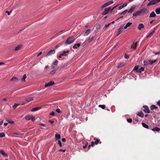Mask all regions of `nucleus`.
<instances>
[{"instance_id": "f257e3e1", "label": "nucleus", "mask_w": 160, "mask_h": 160, "mask_svg": "<svg viewBox=\"0 0 160 160\" xmlns=\"http://www.w3.org/2000/svg\"><path fill=\"white\" fill-rule=\"evenodd\" d=\"M148 12V10L146 8H143L140 11H138L133 13L132 15L133 16L137 17V16H140L141 15H146Z\"/></svg>"}, {"instance_id": "f03ea898", "label": "nucleus", "mask_w": 160, "mask_h": 160, "mask_svg": "<svg viewBox=\"0 0 160 160\" xmlns=\"http://www.w3.org/2000/svg\"><path fill=\"white\" fill-rule=\"evenodd\" d=\"M75 39L74 37L71 36L68 38L67 40L65 42V44H69L72 43L74 41Z\"/></svg>"}, {"instance_id": "7ed1b4c3", "label": "nucleus", "mask_w": 160, "mask_h": 160, "mask_svg": "<svg viewBox=\"0 0 160 160\" xmlns=\"http://www.w3.org/2000/svg\"><path fill=\"white\" fill-rule=\"evenodd\" d=\"M114 2L113 1H109L105 3L104 4L101 8V9H102L103 8L106 7H107L110 5L112 4Z\"/></svg>"}, {"instance_id": "20e7f679", "label": "nucleus", "mask_w": 160, "mask_h": 160, "mask_svg": "<svg viewBox=\"0 0 160 160\" xmlns=\"http://www.w3.org/2000/svg\"><path fill=\"white\" fill-rule=\"evenodd\" d=\"M142 110L145 112L147 113H152V112H150L148 107L146 105L143 106L142 107Z\"/></svg>"}, {"instance_id": "39448f33", "label": "nucleus", "mask_w": 160, "mask_h": 160, "mask_svg": "<svg viewBox=\"0 0 160 160\" xmlns=\"http://www.w3.org/2000/svg\"><path fill=\"white\" fill-rule=\"evenodd\" d=\"M104 12H102V14L103 15H105L107 14L111 10V7H109L108 8H105Z\"/></svg>"}, {"instance_id": "423d86ee", "label": "nucleus", "mask_w": 160, "mask_h": 160, "mask_svg": "<svg viewBox=\"0 0 160 160\" xmlns=\"http://www.w3.org/2000/svg\"><path fill=\"white\" fill-rule=\"evenodd\" d=\"M123 29H124L123 26H120V28L118 29L117 36L119 35L122 32Z\"/></svg>"}, {"instance_id": "0eeeda50", "label": "nucleus", "mask_w": 160, "mask_h": 160, "mask_svg": "<svg viewBox=\"0 0 160 160\" xmlns=\"http://www.w3.org/2000/svg\"><path fill=\"white\" fill-rule=\"evenodd\" d=\"M55 50H51L47 54L46 56L47 57H48L49 56H50L53 54H54L55 53Z\"/></svg>"}, {"instance_id": "6e6552de", "label": "nucleus", "mask_w": 160, "mask_h": 160, "mask_svg": "<svg viewBox=\"0 0 160 160\" xmlns=\"http://www.w3.org/2000/svg\"><path fill=\"white\" fill-rule=\"evenodd\" d=\"M58 62V61L57 60H56L52 65L51 66V68L54 69L57 66Z\"/></svg>"}, {"instance_id": "1a4fd4ad", "label": "nucleus", "mask_w": 160, "mask_h": 160, "mask_svg": "<svg viewBox=\"0 0 160 160\" xmlns=\"http://www.w3.org/2000/svg\"><path fill=\"white\" fill-rule=\"evenodd\" d=\"M93 39V37L87 38L85 41V42H86V43H89V42H92Z\"/></svg>"}, {"instance_id": "9d476101", "label": "nucleus", "mask_w": 160, "mask_h": 160, "mask_svg": "<svg viewBox=\"0 0 160 160\" xmlns=\"http://www.w3.org/2000/svg\"><path fill=\"white\" fill-rule=\"evenodd\" d=\"M54 84V82L52 81H50L49 82L45 85V87H47L49 86H51Z\"/></svg>"}, {"instance_id": "9b49d317", "label": "nucleus", "mask_w": 160, "mask_h": 160, "mask_svg": "<svg viewBox=\"0 0 160 160\" xmlns=\"http://www.w3.org/2000/svg\"><path fill=\"white\" fill-rule=\"evenodd\" d=\"M33 98L34 97H28L26 98V101L27 102H29L33 100Z\"/></svg>"}, {"instance_id": "f8f14e48", "label": "nucleus", "mask_w": 160, "mask_h": 160, "mask_svg": "<svg viewBox=\"0 0 160 160\" xmlns=\"http://www.w3.org/2000/svg\"><path fill=\"white\" fill-rule=\"evenodd\" d=\"M69 52V51L68 50H67L66 51H63L62 52V53H61V55L62 56H67L66 53H68Z\"/></svg>"}, {"instance_id": "ddd939ff", "label": "nucleus", "mask_w": 160, "mask_h": 160, "mask_svg": "<svg viewBox=\"0 0 160 160\" xmlns=\"http://www.w3.org/2000/svg\"><path fill=\"white\" fill-rule=\"evenodd\" d=\"M144 27V25L142 23L140 24L138 27V29L139 30H141Z\"/></svg>"}, {"instance_id": "4468645a", "label": "nucleus", "mask_w": 160, "mask_h": 160, "mask_svg": "<svg viewBox=\"0 0 160 160\" xmlns=\"http://www.w3.org/2000/svg\"><path fill=\"white\" fill-rule=\"evenodd\" d=\"M22 45L19 44L18 45L17 47H16V48L14 49V50L15 51H18L19 50H20L22 47Z\"/></svg>"}, {"instance_id": "2eb2a0df", "label": "nucleus", "mask_w": 160, "mask_h": 160, "mask_svg": "<svg viewBox=\"0 0 160 160\" xmlns=\"http://www.w3.org/2000/svg\"><path fill=\"white\" fill-rule=\"evenodd\" d=\"M55 141L61 138V135L59 134L56 133L55 134Z\"/></svg>"}, {"instance_id": "dca6fc26", "label": "nucleus", "mask_w": 160, "mask_h": 160, "mask_svg": "<svg viewBox=\"0 0 160 160\" xmlns=\"http://www.w3.org/2000/svg\"><path fill=\"white\" fill-rule=\"evenodd\" d=\"M135 8V6H132V7L128 11V12L130 13H132V12H133L134 11Z\"/></svg>"}, {"instance_id": "f3484780", "label": "nucleus", "mask_w": 160, "mask_h": 160, "mask_svg": "<svg viewBox=\"0 0 160 160\" xmlns=\"http://www.w3.org/2000/svg\"><path fill=\"white\" fill-rule=\"evenodd\" d=\"M80 44L78 43L74 44L73 46V48L74 49H76L78 47H79L80 46Z\"/></svg>"}, {"instance_id": "a211bd4d", "label": "nucleus", "mask_w": 160, "mask_h": 160, "mask_svg": "<svg viewBox=\"0 0 160 160\" xmlns=\"http://www.w3.org/2000/svg\"><path fill=\"white\" fill-rule=\"evenodd\" d=\"M94 140H95L94 143L96 145H97L99 142H100V143H101V142H100V140L97 139L96 138H94Z\"/></svg>"}, {"instance_id": "6ab92c4d", "label": "nucleus", "mask_w": 160, "mask_h": 160, "mask_svg": "<svg viewBox=\"0 0 160 160\" xmlns=\"http://www.w3.org/2000/svg\"><path fill=\"white\" fill-rule=\"evenodd\" d=\"M91 31V30L89 29H87L85 32V33H84V36H87L88 35Z\"/></svg>"}, {"instance_id": "aec40b11", "label": "nucleus", "mask_w": 160, "mask_h": 160, "mask_svg": "<svg viewBox=\"0 0 160 160\" xmlns=\"http://www.w3.org/2000/svg\"><path fill=\"white\" fill-rule=\"evenodd\" d=\"M124 65V63L123 62H120L118 63V66L117 68H120L122 67Z\"/></svg>"}, {"instance_id": "412c9836", "label": "nucleus", "mask_w": 160, "mask_h": 160, "mask_svg": "<svg viewBox=\"0 0 160 160\" xmlns=\"http://www.w3.org/2000/svg\"><path fill=\"white\" fill-rule=\"evenodd\" d=\"M18 79L16 77H13L11 80V81H14L15 82H18Z\"/></svg>"}, {"instance_id": "4be33fe9", "label": "nucleus", "mask_w": 160, "mask_h": 160, "mask_svg": "<svg viewBox=\"0 0 160 160\" xmlns=\"http://www.w3.org/2000/svg\"><path fill=\"white\" fill-rule=\"evenodd\" d=\"M137 44V42L135 43H133L131 46V47L134 49H135L136 48Z\"/></svg>"}, {"instance_id": "5701e85b", "label": "nucleus", "mask_w": 160, "mask_h": 160, "mask_svg": "<svg viewBox=\"0 0 160 160\" xmlns=\"http://www.w3.org/2000/svg\"><path fill=\"white\" fill-rule=\"evenodd\" d=\"M138 68L139 66L136 65L135 66V67H134L133 69V70L136 71V72H138Z\"/></svg>"}, {"instance_id": "b1692460", "label": "nucleus", "mask_w": 160, "mask_h": 160, "mask_svg": "<svg viewBox=\"0 0 160 160\" xmlns=\"http://www.w3.org/2000/svg\"><path fill=\"white\" fill-rule=\"evenodd\" d=\"M132 24V23L131 22H128L124 27V29H126L128 27L130 26Z\"/></svg>"}, {"instance_id": "393cba45", "label": "nucleus", "mask_w": 160, "mask_h": 160, "mask_svg": "<svg viewBox=\"0 0 160 160\" xmlns=\"http://www.w3.org/2000/svg\"><path fill=\"white\" fill-rule=\"evenodd\" d=\"M156 16V14L154 12H152L150 15L149 17L150 18H153Z\"/></svg>"}, {"instance_id": "a878e982", "label": "nucleus", "mask_w": 160, "mask_h": 160, "mask_svg": "<svg viewBox=\"0 0 160 160\" xmlns=\"http://www.w3.org/2000/svg\"><path fill=\"white\" fill-rule=\"evenodd\" d=\"M137 115L141 118H143L144 116V114L142 111L138 113Z\"/></svg>"}, {"instance_id": "bb28decb", "label": "nucleus", "mask_w": 160, "mask_h": 160, "mask_svg": "<svg viewBox=\"0 0 160 160\" xmlns=\"http://www.w3.org/2000/svg\"><path fill=\"white\" fill-rule=\"evenodd\" d=\"M152 130L153 131H159L160 130V128L157 127H155V128H152Z\"/></svg>"}, {"instance_id": "cd10ccee", "label": "nucleus", "mask_w": 160, "mask_h": 160, "mask_svg": "<svg viewBox=\"0 0 160 160\" xmlns=\"http://www.w3.org/2000/svg\"><path fill=\"white\" fill-rule=\"evenodd\" d=\"M155 30L154 29L152 32H151L149 34L147 37V38H148L149 37H151L153 34L155 32Z\"/></svg>"}, {"instance_id": "c85d7f7f", "label": "nucleus", "mask_w": 160, "mask_h": 160, "mask_svg": "<svg viewBox=\"0 0 160 160\" xmlns=\"http://www.w3.org/2000/svg\"><path fill=\"white\" fill-rule=\"evenodd\" d=\"M0 153L5 157H7V155L4 152L3 150H1L0 151Z\"/></svg>"}, {"instance_id": "c756f323", "label": "nucleus", "mask_w": 160, "mask_h": 160, "mask_svg": "<svg viewBox=\"0 0 160 160\" xmlns=\"http://www.w3.org/2000/svg\"><path fill=\"white\" fill-rule=\"evenodd\" d=\"M127 5V3H125L124 4H123L121 6L119 7V9L118 10H120L123 8L124 7L126 6Z\"/></svg>"}, {"instance_id": "7c9ffc66", "label": "nucleus", "mask_w": 160, "mask_h": 160, "mask_svg": "<svg viewBox=\"0 0 160 160\" xmlns=\"http://www.w3.org/2000/svg\"><path fill=\"white\" fill-rule=\"evenodd\" d=\"M40 108H40L39 107L35 108H32L31 110V111L32 112H35V111H37L39 110Z\"/></svg>"}, {"instance_id": "2f4dec72", "label": "nucleus", "mask_w": 160, "mask_h": 160, "mask_svg": "<svg viewBox=\"0 0 160 160\" xmlns=\"http://www.w3.org/2000/svg\"><path fill=\"white\" fill-rule=\"evenodd\" d=\"M27 77L26 74H24L22 78L21 79V81L22 82H25V79Z\"/></svg>"}, {"instance_id": "473e14b6", "label": "nucleus", "mask_w": 160, "mask_h": 160, "mask_svg": "<svg viewBox=\"0 0 160 160\" xmlns=\"http://www.w3.org/2000/svg\"><path fill=\"white\" fill-rule=\"evenodd\" d=\"M148 1H151L152 2L154 3L155 4L160 2V0H148Z\"/></svg>"}, {"instance_id": "72a5a7b5", "label": "nucleus", "mask_w": 160, "mask_h": 160, "mask_svg": "<svg viewBox=\"0 0 160 160\" xmlns=\"http://www.w3.org/2000/svg\"><path fill=\"white\" fill-rule=\"evenodd\" d=\"M95 27L96 29H99L101 28V25L99 24H96L95 25Z\"/></svg>"}, {"instance_id": "f704fd0d", "label": "nucleus", "mask_w": 160, "mask_h": 160, "mask_svg": "<svg viewBox=\"0 0 160 160\" xmlns=\"http://www.w3.org/2000/svg\"><path fill=\"white\" fill-rule=\"evenodd\" d=\"M155 12L157 14H160V8L156 9L155 10Z\"/></svg>"}, {"instance_id": "c9c22d12", "label": "nucleus", "mask_w": 160, "mask_h": 160, "mask_svg": "<svg viewBox=\"0 0 160 160\" xmlns=\"http://www.w3.org/2000/svg\"><path fill=\"white\" fill-rule=\"evenodd\" d=\"M142 125L143 127L145 128H149V126L143 122L142 123Z\"/></svg>"}, {"instance_id": "e433bc0d", "label": "nucleus", "mask_w": 160, "mask_h": 160, "mask_svg": "<svg viewBox=\"0 0 160 160\" xmlns=\"http://www.w3.org/2000/svg\"><path fill=\"white\" fill-rule=\"evenodd\" d=\"M143 63L144 65H147L150 64L149 60L148 61H144Z\"/></svg>"}, {"instance_id": "4c0bfd02", "label": "nucleus", "mask_w": 160, "mask_h": 160, "mask_svg": "<svg viewBox=\"0 0 160 160\" xmlns=\"http://www.w3.org/2000/svg\"><path fill=\"white\" fill-rule=\"evenodd\" d=\"M32 116L28 115L25 117V119L26 120H30Z\"/></svg>"}, {"instance_id": "58836bf2", "label": "nucleus", "mask_w": 160, "mask_h": 160, "mask_svg": "<svg viewBox=\"0 0 160 160\" xmlns=\"http://www.w3.org/2000/svg\"><path fill=\"white\" fill-rule=\"evenodd\" d=\"M128 12V10H126L124 11L123 12H122L121 13H119V14L120 15H125L127 12Z\"/></svg>"}, {"instance_id": "ea45409f", "label": "nucleus", "mask_w": 160, "mask_h": 160, "mask_svg": "<svg viewBox=\"0 0 160 160\" xmlns=\"http://www.w3.org/2000/svg\"><path fill=\"white\" fill-rule=\"evenodd\" d=\"M144 70V68L143 67H141L139 70L138 72H141L142 71Z\"/></svg>"}, {"instance_id": "a19ab883", "label": "nucleus", "mask_w": 160, "mask_h": 160, "mask_svg": "<svg viewBox=\"0 0 160 160\" xmlns=\"http://www.w3.org/2000/svg\"><path fill=\"white\" fill-rule=\"evenodd\" d=\"M99 108H101L102 109H104L105 108V106L104 105H99L98 106Z\"/></svg>"}, {"instance_id": "79ce46f5", "label": "nucleus", "mask_w": 160, "mask_h": 160, "mask_svg": "<svg viewBox=\"0 0 160 160\" xmlns=\"http://www.w3.org/2000/svg\"><path fill=\"white\" fill-rule=\"evenodd\" d=\"M154 3L152 2L151 1L147 5V6H150V5H154Z\"/></svg>"}, {"instance_id": "37998d69", "label": "nucleus", "mask_w": 160, "mask_h": 160, "mask_svg": "<svg viewBox=\"0 0 160 160\" xmlns=\"http://www.w3.org/2000/svg\"><path fill=\"white\" fill-rule=\"evenodd\" d=\"M94 143H95L94 142L92 141L91 142V145H89L88 146V148H89L91 147V146L92 147H93Z\"/></svg>"}, {"instance_id": "c03bdc74", "label": "nucleus", "mask_w": 160, "mask_h": 160, "mask_svg": "<svg viewBox=\"0 0 160 160\" xmlns=\"http://www.w3.org/2000/svg\"><path fill=\"white\" fill-rule=\"evenodd\" d=\"M19 105V104H15L13 106V109H15L16 108V107Z\"/></svg>"}, {"instance_id": "a18cd8bd", "label": "nucleus", "mask_w": 160, "mask_h": 160, "mask_svg": "<svg viewBox=\"0 0 160 160\" xmlns=\"http://www.w3.org/2000/svg\"><path fill=\"white\" fill-rule=\"evenodd\" d=\"M58 144H59V146L60 147H62V143H61V141L60 140H58Z\"/></svg>"}, {"instance_id": "49530a36", "label": "nucleus", "mask_w": 160, "mask_h": 160, "mask_svg": "<svg viewBox=\"0 0 160 160\" xmlns=\"http://www.w3.org/2000/svg\"><path fill=\"white\" fill-rule=\"evenodd\" d=\"M150 108L151 110H153L155 109V105H152L150 107Z\"/></svg>"}, {"instance_id": "de8ad7c7", "label": "nucleus", "mask_w": 160, "mask_h": 160, "mask_svg": "<svg viewBox=\"0 0 160 160\" xmlns=\"http://www.w3.org/2000/svg\"><path fill=\"white\" fill-rule=\"evenodd\" d=\"M124 58H125L128 59L129 58V56L127 53H125L124 55Z\"/></svg>"}, {"instance_id": "09e8293b", "label": "nucleus", "mask_w": 160, "mask_h": 160, "mask_svg": "<svg viewBox=\"0 0 160 160\" xmlns=\"http://www.w3.org/2000/svg\"><path fill=\"white\" fill-rule=\"evenodd\" d=\"M5 136V134L4 133H0V137H3Z\"/></svg>"}, {"instance_id": "8fccbe9b", "label": "nucleus", "mask_w": 160, "mask_h": 160, "mask_svg": "<svg viewBox=\"0 0 160 160\" xmlns=\"http://www.w3.org/2000/svg\"><path fill=\"white\" fill-rule=\"evenodd\" d=\"M127 121L128 122H129V123H131L132 122V120L131 118H128V119H127Z\"/></svg>"}, {"instance_id": "3c124183", "label": "nucleus", "mask_w": 160, "mask_h": 160, "mask_svg": "<svg viewBox=\"0 0 160 160\" xmlns=\"http://www.w3.org/2000/svg\"><path fill=\"white\" fill-rule=\"evenodd\" d=\"M30 120H31L32 121H34L35 120V118L34 116H32Z\"/></svg>"}, {"instance_id": "603ef678", "label": "nucleus", "mask_w": 160, "mask_h": 160, "mask_svg": "<svg viewBox=\"0 0 160 160\" xmlns=\"http://www.w3.org/2000/svg\"><path fill=\"white\" fill-rule=\"evenodd\" d=\"M56 111L58 113H60L61 112V111L60 110V109L59 108H57L56 110Z\"/></svg>"}, {"instance_id": "864d4df0", "label": "nucleus", "mask_w": 160, "mask_h": 160, "mask_svg": "<svg viewBox=\"0 0 160 160\" xmlns=\"http://www.w3.org/2000/svg\"><path fill=\"white\" fill-rule=\"evenodd\" d=\"M55 72H56V70H53L52 71H51V72H50V74H52V75L54 73H55Z\"/></svg>"}, {"instance_id": "5fc2aeb1", "label": "nucleus", "mask_w": 160, "mask_h": 160, "mask_svg": "<svg viewBox=\"0 0 160 160\" xmlns=\"http://www.w3.org/2000/svg\"><path fill=\"white\" fill-rule=\"evenodd\" d=\"M50 115L54 116L55 115L54 112H52L50 113Z\"/></svg>"}, {"instance_id": "6e6d98bb", "label": "nucleus", "mask_w": 160, "mask_h": 160, "mask_svg": "<svg viewBox=\"0 0 160 160\" xmlns=\"http://www.w3.org/2000/svg\"><path fill=\"white\" fill-rule=\"evenodd\" d=\"M118 6V5H117L116 6L113 7L112 9H111V10H110L111 12H112V10H113L114 9H115Z\"/></svg>"}, {"instance_id": "4d7b16f0", "label": "nucleus", "mask_w": 160, "mask_h": 160, "mask_svg": "<svg viewBox=\"0 0 160 160\" xmlns=\"http://www.w3.org/2000/svg\"><path fill=\"white\" fill-rule=\"evenodd\" d=\"M11 11H10V12H9V11H7L6 12V13H7L8 15H9L10 14V13H11Z\"/></svg>"}, {"instance_id": "13d9d810", "label": "nucleus", "mask_w": 160, "mask_h": 160, "mask_svg": "<svg viewBox=\"0 0 160 160\" xmlns=\"http://www.w3.org/2000/svg\"><path fill=\"white\" fill-rule=\"evenodd\" d=\"M59 152H65L66 151V150H62L61 149H60L59 151Z\"/></svg>"}, {"instance_id": "bf43d9fd", "label": "nucleus", "mask_w": 160, "mask_h": 160, "mask_svg": "<svg viewBox=\"0 0 160 160\" xmlns=\"http://www.w3.org/2000/svg\"><path fill=\"white\" fill-rule=\"evenodd\" d=\"M149 63H150V64L152 65L153 64V62H152V60H149Z\"/></svg>"}, {"instance_id": "052dcab7", "label": "nucleus", "mask_w": 160, "mask_h": 160, "mask_svg": "<svg viewBox=\"0 0 160 160\" xmlns=\"http://www.w3.org/2000/svg\"><path fill=\"white\" fill-rule=\"evenodd\" d=\"M62 142H66V140L65 139V138H62Z\"/></svg>"}, {"instance_id": "680f3d73", "label": "nucleus", "mask_w": 160, "mask_h": 160, "mask_svg": "<svg viewBox=\"0 0 160 160\" xmlns=\"http://www.w3.org/2000/svg\"><path fill=\"white\" fill-rule=\"evenodd\" d=\"M111 24V23H110L108 24H106L105 26V28H107V27H108L109 25Z\"/></svg>"}, {"instance_id": "e2e57ef3", "label": "nucleus", "mask_w": 160, "mask_h": 160, "mask_svg": "<svg viewBox=\"0 0 160 160\" xmlns=\"http://www.w3.org/2000/svg\"><path fill=\"white\" fill-rule=\"evenodd\" d=\"M39 125H41L43 127H45L46 126V124L43 123H40Z\"/></svg>"}, {"instance_id": "0e129e2a", "label": "nucleus", "mask_w": 160, "mask_h": 160, "mask_svg": "<svg viewBox=\"0 0 160 160\" xmlns=\"http://www.w3.org/2000/svg\"><path fill=\"white\" fill-rule=\"evenodd\" d=\"M158 61V59H156V60H152V62H153V63H155V62H157Z\"/></svg>"}, {"instance_id": "69168bd1", "label": "nucleus", "mask_w": 160, "mask_h": 160, "mask_svg": "<svg viewBox=\"0 0 160 160\" xmlns=\"http://www.w3.org/2000/svg\"><path fill=\"white\" fill-rule=\"evenodd\" d=\"M153 53H155V55L159 54H160V51L157 52H154Z\"/></svg>"}, {"instance_id": "338daca9", "label": "nucleus", "mask_w": 160, "mask_h": 160, "mask_svg": "<svg viewBox=\"0 0 160 160\" xmlns=\"http://www.w3.org/2000/svg\"><path fill=\"white\" fill-rule=\"evenodd\" d=\"M8 122L9 123L11 124H13L14 123V122L13 121H9V120H8Z\"/></svg>"}, {"instance_id": "774afa93", "label": "nucleus", "mask_w": 160, "mask_h": 160, "mask_svg": "<svg viewBox=\"0 0 160 160\" xmlns=\"http://www.w3.org/2000/svg\"><path fill=\"white\" fill-rule=\"evenodd\" d=\"M157 104L159 106H160V100L158 102Z\"/></svg>"}]
</instances>
